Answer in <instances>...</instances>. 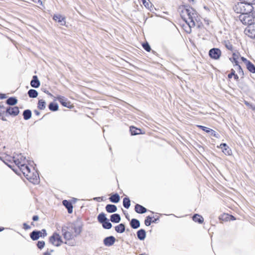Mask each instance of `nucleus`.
Listing matches in <instances>:
<instances>
[{
  "label": "nucleus",
  "instance_id": "1",
  "mask_svg": "<svg viewBox=\"0 0 255 255\" xmlns=\"http://www.w3.org/2000/svg\"><path fill=\"white\" fill-rule=\"evenodd\" d=\"M82 230V223L79 221H76L69 224L68 226L62 227L61 231L64 238L66 240L69 241L79 235Z\"/></svg>",
  "mask_w": 255,
  "mask_h": 255
},
{
  "label": "nucleus",
  "instance_id": "2",
  "mask_svg": "<svg viewBox=\"0 0 255 255\" xmlns=\"http://www.w3.org/2000/svg\"><path fill=\"white\" fill-rule=\"evenodd\" d=\"M178 11L181 18L188 24L190 27H194L195 25V21L196 20L197 13L193 8L181 6L179 7Z\"/></svg>",
  "mask_w": 255,
  "mask_h": 255
},
{
  "label": "nucleus",
  "instance_id": "3",
  "mask_svg": "<svg viewBox=\"0 0 255 255\" xmlns=\"http://www.w3.org/2000/svg\"><path fill=\"white\" fill-rule=\"evenodd\" d=\"M233 9L236 13L242 14L247 12H251L254 10V7L241 1L234 5Z\"/></svg>",
  "mask_w": 255,
  "mask_h": 255
},
{
  "label": "nucleus",
  "instance_id": "4",
  "mask_svg": "<svg viewBox=\"0 0 255 255\" xmlns=\"http://www.w3.org/2000/svg\"><path fill=\"white\" fill-rule=\"evenodd\" d=\"M22 172L30 182L33 184H37L39 182L38 173L36 171L31 172L29 167H26Z\"/></svg>",
  "mask_w": 255,
  "mask_h": 255
},
{
  "label": "nucleus",
  "instance_id": "5",
  "mask_svg": "<svg viewBox=\"0 0 255 255\" xmlns=\"http://www.w3.org/2000/svg\"><path fill=\"white\" fill-rule=\"evenodd\" d=\"M12 160L21 172L24 171L25 168H25L29 167L26 165V160L25 157L21 154L14 155L12 157Z\"/></svg>",
  "mask_w": 255,
  "mask_h": 255
},
{
  "label": "nucleus",
  "instance_id": "6",
  "mask_svg": "<svg viewBox=\"0 0 255 255\" xmlns=\"http://www.w3.org/2000/svg\"><path fill=\"white\" fill-rule=\"evenodd\" d=\"M239 20L244 25L250 26L255 23V18L253 12H247L240 14L239 16Z\"/></svg>",
  "mask_w": 255,
  "mask_h": 255
},
{
  "label": "nucleus",
  "instance_id": "7",
  "mask_svg": "<svg viewBox=\"0 0 255 255\" xmlns=\"http://www.w3.org/2000/svg\"><path fill=\"white\" fill-rule=\"evenodd\" d=\"M49 240L50 243L56 247L60 246L63 243L61 237L57 233H53L52 236L49 238Z\"/></svg>",
  "mask_w": 255,
  "mask_h": 255
},
{
  "label": "nucleus",
  "instance_id": "8",
  "mask_svg": "<svg viewBox=\"0 0 255 255\" xmlns=\"http://www.w3.org/2000/svg\"><path fill=\"white\" fill-rule=\"evenodd\" d=\"M221 51L219 48H212L209 50L210 57L215 60L219 59L221 56Z\"/></svg>",
  "mask_w": 255,
  "mask_h": 255
},
{
  "label": "nucleus",
  "instance_id": "9",
  "mask_svg": "<svg viewBox=\"0 0 255 255\" xmlns=\"http://www.w3.org/2000/svg\"><path fill=\"white\" fill-rule=\"evenodd\" d=\"M246 35L252 38H255V22L253 24L248 26L245 30Z\"/></svg>",
  "mask_w": 255,
  "mask_h": 255
},
{
  "label": "nucleus",
  "instance_id": "10",
  "mask_svg": "<svg viewBox=\"0 0 255 255\" xmlns=\"http://www.w3.org/2000/svg\"><path fill=\"white\" fill-rule=\"evenodd\" d=\"M57 99L64 107L70 108L71 106L70 102L64 97L58 96L57 97Z\"/></svg>",
  "mask_w": 255,
  "mask_h": 255
},
{
  "label": "nucleus",
  "instance_id": "11",
  "mask_svg": "<svg viewBox=\"0 0 255 255\" xmlns=\"http://www.w3.org/2000/svg\"><path fill=\"white\" fill-rule=\"evenodd\" d=\"M116 239L113 236H110L104 240V244L107 247L112 246L115 243Z\"/></svg>",
  "mask_w": 255,
  "mask_h": 255
},
{
  "label": "nucleus",
  "instance_id": "12",
  "mask_svg": "<svg viewBox=\"0 0 255 255\" xmlns=\"http://www.w3.org/2000/svg\"><path fill=\"white\" fill-rule=\"evenodd\" d=\"M6 112L10 115L16 116L19 114V109L17 107H9L6 110Z\"/></svg>",
  "mask_w": 255,
  "mask_h": 255
},
{
  "label": "nucleus",
  "instance_id": "13",
  "mask_svg": "<svg viewBox=\"0 0 255 255\" xmlns=\"http://www.w3.org/2000/svg\"><path fill=\"white\" fill-rule=\"evenodd\" d=\"M53 19L60 23L61 25H65L66 24L65 17L60 14L54 15L53 16Z\"/></svg>",
  "mask_w": 255,
  "mask_h": 255
},
{
  "label": "nucleus",
  "instance_id": "14",
  "mask_svg": "<svg viewBox=\"0 0 255 255\" xmlns=\"http://www.w3.org/2000/svg\"><path fill=\"white\" fill-rule=\"evenodd\" d=\"M220 147L222 149L223 152L226 155H231L232 150L229 148L226 143H221Z\"/></svg>",
  "mask_w": 255,
  "mask_h": 255
},
{
  "label": "nucleus",
  "instance_id": "15",
  "mask_svg": "<svg viewBox=\"0 0 255 255\" xmlns=\"http://www.w3.org/2000/svg\"><path fill=\"white\" fill-rule=\"evenodd\" d=\"M31 86L33 88H38L40 86V82L38 79L37 76H33L32 80L30 82Z\"/></svg>",
  "mask_w": 255,
  "mask_h": 255
},
{
  "label": "nucleus",
  "instance_id": "16",
  "mask_svg": "<svg viewBox=\"0 0 255 255\" xmlns=\"http://www.w3.org/2000/svg\"><path fill=\"white\" fill-rule=\"evenodd\" d=\"M135 211L137 213L143 214L146 212L147 210L143 206L137 204L135 206Z\"/></svg>",
  "mask_w": 255,
  "mask_h": 255
},
{
  "label": "nucleus",
  "instance_id": "17",
  "mask_svg": "<svg viewBox=\"0 0 255 255\" xmlns=\"http://www.w3.org/2000/svg\"><path fill=\"white\" fill-rule=\"evenodd\" d=\"M63 204L67 209L69 213L71 214L72 213L73 206L72 204L70 202L67 200H64L63 201Z\"/></svg>",
  "mask_w": 255,
  "mask_h": 255
},
{
  "label": "nucleus",
  "instance_id": "18",
  "mask_svg": "<svg viewBox=\"0 0 255 255\" xmlns=\"http://www.w3.org/2000/svg\"><path fill=\"white\" fill-rule=\"evenodd\" d=\"M106 210L109 213H114L117 211V208L115 205L108 204L106 207Z\"/></svg>",
  "mask_w": 255,
  "mask_h": 255
},
{
  "label": "nucleus",
  "instance_id": "19",
  "mask_svg": "<svg viewBox=\"0 0 255 255\" xmlns=\"http://www.w3.org/2000/svg\"><path fill=\"white\" fill-rule=\"evenodd\" d=\"M137 236L140 240H143L146 237V232L144 230L140 229L137 232Z\"/></svg>",
  "mask_w": 255,
  "mask_h": 255
},
{
  "label": "nucleus",
  "instance_id": "20",
  "mask_svg": "<svg viewBox=\"0 0 255 255\" xmlns=\"http://www.w3.org/2000/svg\"><path fill=\"white\" fill-rule=\"evenodd\" d=\"M111 221L113 223H119L121 221V217L118 214H114L111 216Z\"/></svg>",
  "mask_w": 255,
  "mask_h": 255
},
{
  "label": "nucleus",
  "instance_id": "21",
  "mask_svg": "<svg viewBox=\"0 0 255 255\" xmlns=\"http://www.w3.org/2000/svg\"><path fill=\"white\" fill-rule=\"evenodd\" d=\"M131 227L133 229H137L140 226L139 221L135 219H132L130 223Z\"/></svg>",
  "mask_w": 255,
  "mask_h": 255
},
{
  "label": "nucleus",
  "instance_id": "22",
  "mask_svg": "<svg viewBox=\"0 0 255 255\" xmlns=\"http://www.w3.org/2000/svg\"><path fill=\"white\" fill-rule=\"evenodd\" d=\"M192 218H193V220L194 222H198L200 224L202 223L204 221L203 218L201 216H200L198 214L194 215Z\"/></svg>",
  "mask_w": 255,
  "mask_h": 255
},
{
  "label": "nucleus",
  "instance_id": "23",
  "mask_svg": "<svg viewBox=\"0 0 255 255\" xmlns=\"http://www.w3.org/2000/svg\"><path fill=\"white\" fill-rule=\"evenodd\" d=\"M115 230L118 233H123L125 231V226L123 224H120L115 227Z\"/></svg>",
  "mask_w": 255,
  "mask_h": 255
},
{
  "label": "nucleus",
  "instance_id": "24",
  "mask_svg": "<svg viewBox=\"0 0 255 255\" xmlns=\"http://www.w3.org/2000/svg\"><path fill=\"white\" fill-rule=\"evenodd\" d=\"M110 200L112 202L117 203L119 202L120 197L118 194H115L111 196Z\"/></svg>",
  "mask_w": 255,
  "mask_h": 255
},
{
  "label": "nucleus",
  "instance_id": "25",
  "mask_svg": "<svg viewBox=\"0 0 255 255\" xmlns=\"http://www.w3.org/2000/svg\"><path fill=\"white\" fill-rule=\"evenodd\" d=\"M98 220L100 223L102 224L103 223L107 221L108 219L106 218L105 214L103 213H102L98 215Z\"/></svg>",
  "mask_w": 255,
  "mask_h": 255
},
{
  "label": "nucleus",
  "instance_id": "26",
  "mask_svg": "<svg viewBox=\"0 0 255 255\" xmlns=\"http://www.w3.org/2000/svg\"><path fill=\"white\" fill-rule=\"evenodd\" d=\"M30 237L31 239L33 241L38 240L39 238V233L38 232V231H33L30 234Z\"/></svg>",
  "mask_w": 255,
  "mask_h": 255
},
{
  "label": "nucleus",
  "instance_id": "27",
  "mask_svg": "<svg viewBox=\"0 0 255 255\" xmlns=\"http://www.w3.org/2000/svg\"><path fill=\"white\" fill-rule=\"evenodd\" d=\"M248 70L253 73H255V66L250 61L246 65Z\"/></svg>",
  "mask_w": 255,
  "mask_h": 255
},
{
  "label": "nucleus",
  "instance_id": "28",
  "mask_svg": "<svg viewBox=\"0 0 255 255\" xmlns=\"http://www.w3.org/2000/svg\"><path fill=\"white\" fill-rule=\"evenodd\" d=\"M23 118L25 120H29L31 117V112L29 110H26L23 113Z\"/></svg>",
  "mask_w": 255,
  "mask_h": 255
},
{
  "label": "nucleus",
  "instance_id": "29",
  "mask_svg": "<svg viewBox=\"0 0 255 255\" xmlns=\"http://www.w3.org/2000/svg\"><path fill=\"white\" fill-rule=\"evenodd\" d=\"M28 95L30 98H34L38 96V92L34 89H30L28 91Z\"/></svg>",
  "mask_w": 255,
  "mask_h": 255
},
{
  "label": "nucleus",
  "instance_id": "30",
  "mask_svg": "<svg viewBox=\"0 0 255 255\" xmlns=\"http://www.w3.org/2000/svg\"><path fill=\"white\" fill-rule=\"evenodd\" d=\"M38 108L40 110H44L46 108V102L44 100H39L38 103Z\"/></svg>",
  "mask_w": 255,
  "mask_h": 255
},
{
  "label": "nucleus",
  "instance_id": "31",
  "mask_svg": "<svg viewBox=\"0 0 255 255\" xmlns=\"http://www.w3.org/2000/svg\"><path fill=\"white\" fill-rule=\"evenodd\" d=\"M17 102V99L14 97H10L6 100V103L9 105H14Z\"/></svg>",
  "mask_w": 255,
  "mask_h": 255
},
{
  "label": "nucleus",
  "instance_id": "32",
  "mask_svg": "<svg viewBox=\"0 0 255 255\" xmlns=\"http://www.w3.org/2000/svg\"><path fill=\"white\" fill-rule=\"evenodd\" d=\"M48 107L51 111H57L58 110V105L56 103H51L49 104Z\"/></svg>",
  "mask_w": 255,
  "mask_h": 255
},
{
  "label": "nucleus",
  "instance_id": "33",
  "mask_svg": "<svg viewBox=\"0 0 255 255\" xmlns=\"http://www.w3.org/2000/svg\"><path fill=\"white\" fill-rule=\"evenodd\" d=\"M130 201L128 198H124L123 200V205L125 208L128 209L130 205Z\"/></svg>",
  "mask_w": 255,
  "mask_h": 255
},
{
  "label": "nucleus",
  "instance_id": "34",
  "mask_svg": "<svg viewBox=\"0 0 255 255\" xmlns=\"http://www.w3.org/2000/svg\"><path fill=\"white\" fill-rule=\"evenodd\" d=\"M130 130L132 135H136L140 133V129L135 127H130Z\"/></svg>",
  "mask_w": 255,
  "mask_h": 255
},
{
  "label": "nucleus",
  "instance_id": "35",
  "mask_svg": "<svg viewBox=\"0 0 255 255\" xmlns=\"http://www.w3.org/2000/svg\"><path fill=\"white\" fill-rule=\"evenodd\" d=\"M102 225H103V227L105 229H110L112 227V224L110 222H109L108 220L105 221V222L103 223Z\"/></svg>",
  "mask_w": 255,
  "mask_h": 255
},
{
  "label": "nucleus",
  "instance_id": "36",
  "mask_svg": "<svg viewBox=\"0 0 255 255\" xmlns=\"http://www.w3.org/2000/svg\"><path fill=\"white\" fill-rule=\"evenodd\" d=\"M207 132L209 133L211 135H212L215 137L218 138L219 137V134L217 133L214 130L210 129H207Z\"/></svg>",
  "mask_w": 255,
  "mask_h": 255
},
{
  "label": "nucleus",
  "instance_id": "37",
  "mask_svg": "<svg viewBox=\"0 0 255 255\" xmlns=\"http://www.w3.org/2000/svg\"><path fill=\"white\" fill-rule=\"evenodd\" d=\"M241 1L245 2L246 3L251 5L253 7L255 6V0H240Z\"/></svg>",
  "mask_w": 255,
  "mask_h": 255
},
{
  "label": "nucleus",
  "instance_id": "38",
  "mask_svg": "<svg viewBox=\"0 0 255 255\" xmlns=\"http://www.w3.org/2000/svg\"><path fill=\"white\" fill-rule=\"evenodd\" d=\"M39 233V237H44L47 236L46 231L45 229H42L41 231H38Z\"/></svg>",
  "mask_w": 255,
  "mask_h": 255
},
{
  "label": "nucleus",
  "instance_id": "39",
  "mask_svg": "<svg viewBox=\"0 0 255 255\" xmlns=\"http://www.w3.org/2000/svg\"><path fill=\"white\" fill-rule=\"evenodd\" d=\"M151 223V218L149 216L146 217V219L145 220L144 223L145 225L147 226H149L150 225Z\"/></svg>",
  "mask_w": 255,
  "mask_h": 255
},
{
  "label": "nucleus",
  "instance_id": "40",
  "mask_svg": "<svg viewBox=\"0 0 255 255\" xmlns=\"http://www.w3.org/2000/svg\"><path fill=\"white\" fill-rule=\"evenodd\" d=\"M143 48L147 51L149 52L150 51L151 48L149 45L147 43H144L142 44Z\"/></svg>",
  "mask_w": 255,
  "mask_h": 255
},
{
  "label": "nucleus",
  "instance_id": "41",
  "mask_svg": "<svg viewBox=\"0 0 255 255\" xmlns=\"http://www.w3.org/2000/svg\"><path fill=\"white\" fill-rule=\"evenodd\" d=\"M37 246L39 249H42L45 246V242L44 241H38Z\"/></svg>",
  "mask_w": 255,
  "mask_h": 255
},
{
  "label": "nucleus",
  "instance_id": "42",
  "mask_svg": "<svg viewBox=\"0 0 255 255\" xmlns=\"http://www.w3.org/2000/svg\"><path fill=\"white\" fill-rule=\"evenodd\" d=\"M225 46L228 49L232 51L233 50V46L229 42H226Z\"/></svg>",
  "mask_w": 255,
  "mask_h": 255
},
{
  "label": "nucleus",
  "instance_id": "43",
  "mask_svg": "<svg viewBox=\"0 0 255 255\" xmlns=\"http://www.w3.org/2000/svg\"><path fill=\"white\" fill-rule=\"evenodd\" d=\"M235 69L238 71L239 73H243V71L240 65L239 64L235 66Z\"/></svg>",
  "mask_w": 255,
  "mask_h": 255
},
{
  "label": "nucleus",
  "instance_id": "44",
  "mask_svg": "<svg viewBox=\"0 0 255 255\" xmlns=\"http://www.w3.org/2000/svg\"><path fill=\"white\" fill-rule=\"evenodd\" d=\"M230 59L233 63H235L234 66L238 64L237 58H231Z\"/></svg>",
  "mask_w": 255,
  "mask_h": 255
},
{
  "label": "nucleus",
  "instance_id": "45",
  "mask_svg": "<svg viewBox=\"0 0 255 255\" xmlns=\"http://www.w3.org/2000/svg\"><path fill=\"white\" fill-rule=\"evenodd\" d=\"M235 74V71L234 69H232L231 70V73L228 75V78H231L232 77V76H234Z\"/></svg>",
  "mask_w": 255,
  "mask_h": 255
},
{
  "label": "nucleus",
  "instance_id": "46",
  "mask_svg": "<svg viewBox=\"0 0 255 255\" xmlns=\"http://www.w3.org/2000/svg\"><path fill=\"white\" fill-rule=\"evenodd\" d=\"M142 0V2L143 4L144 5V6L146 7H149V3L148 2L146 1V0Z\"/></svg>",
  "mask_w": 255,
  "mask_h": 255
},
{
  "label": "nucleus",
  "instance_id": "47",
  "mask_svg": "<svg viewBox=\"0 0 255 255\" xmlns=\"http://www.w3.org/2000/svg\"><path fill=\"white\" fill-rule=\"evenodd\" d=\"M241 59L243 61V62H244L246 65L248 63V62H250V61L248 60L246 58H245L244 57H242Z\"/></svg>",
  "mask_w": 255,
  "mask_h": 255
},
{
  "label": "nucleus",
  "instance_id": "48",
  "mask_svg": "<svg viewBox=\"0 0 255 255\" xmlns=\"http://www.w3.org/2000/svg\"><path fill=\"white\" fill-rule=\"evenodd\" d=\"M198 127H199L200 128L203 129V130L207 132V129H210V128H208L207 127L202 126H198Z\"/></svg>",
  "mask_w": 255,
  "mask_h": 255
},
{
  "label": "nucleus",
  "instance_id": "49",
  "mask_svg": "<svg viewBox=\"0 0 255 255\" xmlns=\"http://www.w3.org/2000/svg\"><path fill=\"white\" fill-rule=\"evenodd\" d=\"M23 228L24 229L27 230V229H30V226L29 225H27L26 223H24L23 224Z\"/></svg>",
  "mask_w": 255,
  "mask_h": 255
},
{
  "label": "nucleus",
  "instance_id": "50",
  "mask_svg": "<svg viewBox=\"0 0 255 255\" xmlns=\"http://www.w3.org/2000/svg\"><path fill=\"white\" fill-rule=\"evenodd\" d=\"M6 98V95L4 94H0V99H5Z\"/></svg>",
  "mask_w": 255,
  "mask_h": 255
},
{
  "label": "nucleus",
  "instance_id": "51",
  "mask_svg": "<svg viewBox=\"0 0 255 255\" xmlns=\"http://www.w3.org/2000/svg\"><path fill=\"white\" fill-rule=\"evenodd\" d=\"M53 252V250H51L50 251V252H49L48 251H47V252H46L45 253H44V255H51L50 254V252Z\"/></svg>",
  "mask_w": 255,
  "mask_h": 255
},
{
  "label": "nucleus",
  "instance_id": "52",
  "mask_svg": "<svg viewBox=\"0 0 255 255\" xmlns=\"http://www.w3.org/2000/svg\"><path fill=\"white\" fill-rule=\"evenodd\" d=\"M38 219H39V217L37 215L34 216L32 218V220L34 221H36L38 220Z\"/></svg>",
  "mask_w": 255,
  "mask_h": 255
},
{
  "label": "nucleus",
  "instance_id": "53",
  "mask_svg": "<svg viewBox=\"0 0 255 255\" xmlns=\"http://www.w3.org/2000/svg\"><path fill=\"white\" fill-rule=\"evenodd\" d=\"M35 2L36 3L40 4V5H42V1L41 0H35Z\"/></svg>",
  "mask_w": 255,
  "mask_h": 255
},
{
  "label": "nucleus",
  "instance_id": "54",
  "mask_svg": "<svg viewBox=\"0 0 255 255\" xmlns=\"http://www.w3.org/2000/svg\"><path fill=\"white\" fill-rule=\"evenodd\" d=\"M101 197H95L94 198V200H96V201H100V200H101Z\"/></svg>",
  "mask_w": 255,
  "mask_h": 255
},
{
  "label": "nucleus",
  "instance_id": "55",
  "mask_svg": "<svg viewBox=\"0 0 255 255\" xmlns=\"http://www.w3.org/2000/svg\"><path fill=\"white\" fill-rule=\"evenodd\" d=\"M232 58H237V59H238V55L237 54H236V53H233V57Z\"/></svg>",
  "mask_w": 255,
  "mask_h": 255
},
{
  "label": "nucleus",
  "instance_id": "56",
  "mask_svg": "<svg viewBox=\"0 0 255 255\" xmlns=\"http://www.w3.org/2000/svg\"><path fill=\"white\" fill-rule=\"evenodd\" d=\"M234 79L236 80H238L239 79V77L237 74H235L234 75Z\"/></svg>",
  "mask_w": 255,
  "mask_h": 255
},
{
  "label": "nucleus",
  "instance_id": "57",
  "mask_svg": "<svg viewBox=\"0 0 255 255\" xmlns=\"http://www.w3.org/2000/svg\"><path fill=\"white\" fill-rule=\"evenodd\" d=\"M251 12H253V14L254 16L255 19V6H254V9Z\"/></svg>",
  "mask_w": 255,
  "mask_h": 255
},
{
  "label": "nucleus",
  "instance_id": "58",
  "mask_svg": "<svg viewBox=\"0 0 255 255\" xmlns=\"http://www.w3.org/2000/svg\"><path fill=\"white\" fill-rule=\"evenodd\" d=\"M34 113L37 115V116H39L40 115V112H38V111L37 110H35L34 111Z\"/></svg>",
  "mask_w": 255,
  "mask_h": 255
},
{
  "label": "nucleus",
  "instance_id": "59",
  "mask_svg": "<svg viewBox=\"0 0 255 255\" xmlns=\"http://www.w3.org/2000/svg\"><path fill=\"white\" fill-rule=\"evenodd\" d=\"M4 163L7 165L8 166H9L10 168H12V166L8 164V163H6L5 161H4Z\"/></svg>",
  "mask_w": 255,
  "mask_h": 255
},
{
  "label": "nucleus",
  "instance_id": "60",
  "mask_svg": "<svg viewBox=\"0 0 255 255\" xmlns=\"http://www.w3.org/2000/svg\"><path fill=\"white\" fill-rule=\"evenodd\" d=\"M46 93H47V94H48L49 95H50V96H52V95L50 93H49L48 91H47V92H46Z\"/></svg>",
  "mask_w": 255,
  "mask_h": 255
},
{
  "label": "nucleus",
  "instance_id": "61",
  "mask_svg": "<svg viewBox=\"0 0 255 255\" xmlns=\"http://www.w3.org/2000/svg\"><path fill=\"white\" fill-rule=\"evenodd\" d=\"M3 229V228L2 229L0 228V231H1Z\"/></svg>",
  "mask_w": 255,
  "mask_h": 255
},
{
  "label": "nucleus",
  "instance_id": "62",
  "mask_svg": "<svg viewBox=\"0 0 255 255\" xmlns=\"http://www.w3.org/2000/svg\"><path fill=\"white\" fill-rule=\"evenodd\" d=\"M12 169L14 171H15V172H16V171L14 170V169L12 168Z\"/></svg>",
  "mask_w": 255,
  "mask_h": 255
},
{
  "label": "nucleus",
  "instance_id": "63",
  "mask_svg": "<svg viewBox=\"0 0 255 255\" xmlns=\"http://www.w3.org/2000/svg\"><path fill=\"white\" fill-rule=\"evenodd\" d=\"M3 121H5V118H2Z\"/></svg>",
  "mask_w": 255,
  "mask_h": 255
},
{
  "label": "nucleus",
  "instance_id": "64",
  "mask_svg": "<svg viewBox=\"0 0 255 255\" xmlns=\"http://www.w3.org/2000/svg\"><path fill=\"white\" fill-rule=\"evenodd\" d=\"M3 121H5V118H2Z\"/></svg>",
  "mask_w": 255,
  "mask_h": 255
}]
</instances>
